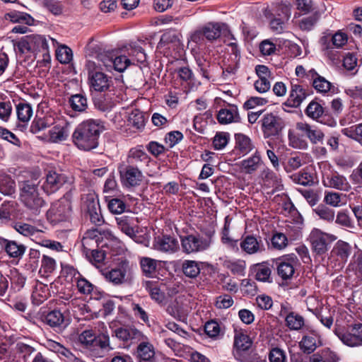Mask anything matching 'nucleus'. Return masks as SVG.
<instances>
[{
	"instance_id": "nucleus-1",
	"label": "nucleus",
	"mask_w": 362,
	"mask_h": 362,
	"mask_svg": "<svg viewBox=\"0 0 362 362\" xmlns=\"http://www.w3.org/2000/svg\"><path fill=\"white\" fill-rule=\"evenodd\" d=\"M103 130L104 126L100 120H84L74 129L72 141L80 150L90 151L98 146V139Z\"/></svg>"
},
{
	"instance_id": "nucleus-2",
	"label": "nucleus",
	"mask_w": 362,
	"mask_h": 362,
	"mask_svg": "<svg viewBox=\"0 0 362 362\" xmlns=\"http://www.w3.org/2000/svg\"><path fill=\"white\" fill-rule=\"evenodd\" d=\"M49 41H51L53 46L58 45V42L48 36L38 34L25 35L18 40H13L12 44L16 53L23 55L37 52H49Z\"/></svg>"
},
{
	"instance_id": "nucleus-3",
	"label": "nucleus",
	"mask_w": 362,
	"mask_h": 362,
	"mask_svg": "<svg viewBox=\"0 0 362 362\" xmlns=\"http://www.w3.org/2000/svg\"><path fill=\"white\" fill-rule=\"evenodd\" d=\"M39 183L40 181L35 178L23 181L20 184L21 200L35 215L40 214L42 207L45 205V201L39 194Z\"/></svg>"
},
{
	"instance_id": "nucleus-4",
	"label": "nucleus",
	"mask_w": 362,
	"mask_h": 362,
	"mask_svg": "<svg viewBox=\"0 0 362 362\" xmlns=\"http://www.w3.org/2000/svg\"><path fill=\"white\" fill-rule=\"evenodd\" d=\"M83 249L98 248L122 249V243L112 233H107L104 239L97 229L88 230L81 239Z\"/></svg>"
},
{
	"instance_id": "nucleus-5",
	"label": "nucleus",
	"mask_w": 362,
	"mask_h": 362,
	"mask_svg": "<svg viewBox=\"0 0 362 362\" xmlns=\"http://www.w3.org/2000/svg\"><path fill=\"white\" fill-rule=\"evenodd\" d=\"M71 215L72 204L69 194L52 203L47 212V219L54 225L69 221Z\"/></svg>"
},
{
	"instance_id": "nucleus-6",
	"label": "nucleus",
	"mask_w": 362,
	"mask_h": 362,
	"mask_svg": "<svg viewBox=\"0 0 362 362\" xmlns=\"http://www.w3.org/2000/svg\"><path fill=\"white\" fill-rule=\"evenodd\" d=\"M86 68L88 74L90 89L97 92L109 90L112 85V79L100 70L99 66L93 60H88Z\"/></svg>"
},
{
	"instance_id": "nucleus-7",
	"label": "nucleus",
	"mask_w": 362,
	"mask_h": 362,
	"mask_svg": "<svg viewBox=\"0 0 362 362\" xmlns=\"http://www.w3.org/2000/svg\"><path fill=\"white\" fill-rule=\"evenodd\" d=\"M119 179L122 185L127 189L139 187L144 181V175L142 170L122 163L118 167Z\"/></svg>"
},
{
	"instance_id": "nucleus-8",
	"label": "nucleus",
	"mask_w": 362,
	"mask_h": 362,
	"mask_svg": "<svg viewBox=\"0 0 362 362\" xmlns=\"http://www.w3.org/2000/svg\"><path fill=\"white\" fill-rule=\"evenodd\" d=\"M106 279L115 285H119L127 282L132 277V271L129 262L122 260L118 266L105 274Z\"/></svg>"
},
{
	"instance_id": "nucleus-9",
	"label": "nucleus",
	"mask_w": 362,
	"mask_h": 362,
	"mask_svg": "<svg viewBox=\"0 0 362 362\" xmlns=\"http://www.w3.org/2000/svg\"><path fill=\"white\" fill-rule=\"evenodd\" d=\"M260 122L262 132L266 138L279 135L284 127L282 119L272 112L264 114Z\"/></svg>"
},
{
	"instance_id": "nucleus-10",
	"label": "nucleus",
	"mask_w": 362,
	"mask_h": 362,
	"mask_svg": "<svg viewBox=\"0 0 362 362\" xmlns=\"http://www.w3.org/2000/svg\"><path fill=\"white\" fill-rule=\"evenodd\" d=\"M311 93L308 87L298 83H291L288 98L282 105L288 107H298Z\"/></svg>"
},
{
	"instance_id": "nucleus-11",
	"label": "nucleus",
	"mask_w": 362,
	"mask_h": 362,
	"mask_svg": "<svg viewBox=\"0 0 362 362\" xmlns=\"http://www.w3.org/2000/svg\"><path fill=\"white\" fill-rule=\"evenodd\" d=\"M252 340L247 331L234 327V344L233 354L235 358H240L241 354L250 349Z\"/></svg>"
},
{
	"instance_id": "nucleus-12",
	"label": "nucleus",
	"mask_w": 362,
	"mask_h": 362,
	"mask_svg": "<svg viewBox=\"0 0 362 362\" xmlns=\"http://www.w3.org/2000/svg\"><path fill=\"white\" fill-rule=\"evenodd\" d=\"M255 148V145L250 138L243 134L238 133L235 134V146L230 152L229 160H235L248 154Z\"/></svg>"
},
{
	"instance_id": "nucleus-13",
	"label": "nucleus",
	"mask_w": 362,
	"mask_h": 362,
	"mask_svg": "<svg viewBox=\"0 0 362 362\" xmlns=\"http://www.w3.org/2000/svg\"><path fill=\"white\" fill-rule=\"evenodd\" d=\"M291 16L289 8L287 6H280L276 8L274 13L268 16L271 30L276 34L283 33L285 23Z\"/></svg>"
},
{
	"instance_id": "nucleus-14",
	"label": "nucleus",
	"mask_w": 362,
	"mask_h": 362,
	"mask_svg": "<svg viewBox=\"0 0 362 362\" xmlns=\"http://www.w3.org/2000/svg\"><path fill=\"white\" fill-rule=\"evenodd\" d=\"M67 182V177L56 171H48L42 188L47 194L54 193Z\"/></svg>"
},
{
	"instance_id": "nucleus-15",
	"label": "nucleus",
	"mask_w": 362,
	"mask_h": 362,
	"mask_svg": "<svg viewBox=\"0 0 362 362\" xmlns=\"http://www.w3.org/2000/svg\"><path fill=\"white\" fill-rule=\"evenodd\" d=\"M151 161V158L145 152L143 147L139 146L132 148L127 156V165H132L134 168L143 170L146 166L148 165Z\"/></svg>"
},
{
	"instance_id": "nucleus-16",
	"label": "nucleus",
	"mask_w": 362,
	"mask_h": 362,
	"mask_svg": "<svg viewBox=\"0 0 362 362\" xmlns=\"http://www.w3.org/2000/svg\"><path fill=\"white\" fill-rule=\"evenodd\" d=\"M45 322L50 327L62 331L69 325L70 321L60 310H54L45 315Z\"/></svg>"
},
{
	"instance_id": "nucleus-17",
	"label": "nucleus",
	"mask_w": 362,
	"mask_h": 362,
	"mask_svg": "<svg viewBox=\"0 0 362 362\" xmlns=\"http://www.w3.org/2000/svg\"><path fill=\"white\" fill-rule=\"evenodd\" d=\"M69 132L70 124L66 121H60L49 130V141L52 143L64 141L68 138Z\"/></svg>"
},
{
	"instance_id": "nucleus-18",
	"label": "nucleus",
	"mask_w": 362,
	"mask_h": 362,
	"mask_svg": "<svg viewBox=\"0 0 362 362\" xmlns=\"http://www.w3.org/2000/svg\"><path fill=\"white\" fill-rule=\"evenodd\" d=\"M112 337H116L124 342L134 343L141 340L143 334L137 329L132 327H119L114 330Z\"/></svg>"
},
{
	"instance_id": "nucleus-19",
	"label": "nucleus",
	"mask_w": 362,
	"mask_h": 362,
	"mask_svg": "<svg viewBox=\"0 0 362 362\" xmlns=\"http://www.w3.org/2000/svg\"><path fill=\"white\" fill-rule=\"evenodd\" d=\"M322 345L320 334L316 331H312L303 336L299 346L300 350L305 354H311Z\"/></svg>"
},
{
	"instance_id": "nucleus-20",
	"label": "nucleus",
	"mask_w": 362,
	"mask_h": 362,
	"mask_svg": "<svg viewBox=\"0 0 362 362\" xmlns=\"http://www.w3.org/2000/svg\"><path fill=\"white\" fill-rule=\"evenodd\" d=\"M296 129L301 133L303 136L308 137L313 144L322 142L325 136L324 133L320 129L307 123H298Z\"/></svg>"
},
{
	"instance_id": "nucleus-21",
	"label": "nucleus",
	"mask_w": 362,
	"mask_h": 362,
	"mask_svg": "<svg viewBox=\"0 0 362 362\" xmlns=\"http://www.w3.org/2000/svg\"><path fill=\"white\" fill-rule=\"evenodd\" d=\"M313 249H327L332 243L331 238L318 229L311 231L308 238Z\"/></svg>"
},
{
	"instance_id": "nucleus-22",
	"label": "nucleus",
	"mask_w": 362,
	"mask_h": 362,
	"mask_svg": "<svg viewBox=\"0 0 362 362\" xmlns=\"http://www.w3.org/2000/svg\"><path fill=\"white\" fill-rule=\"evenodd\" d=\"M234 40L233 35L228 30V48L230 49V63L228 64V73L235 74L239 68V62L240 59V52L236 42H230Z\"/></svg>"
},
{
	"instance_id": "nucleus-23",
	"label": "nucleus",
	"mask_w": 362,
	"mask_h": 362,
	"mask_svg": "<svg viewBox=\"0 0 362 362\" xmlns=\"http://www.w3.org/2000/svg\"><path fill=\"white\" fill-rule=\"evenodd\" d=\"M308 78L311 80L313 86L319 93H326L332 86L329 81L321 76L314 69L308 71Z\"/></svg>"
},
{
	"instance_id": "nucleus-24",
	"label": "nucleus",
	"mask_w": 362,
	"mask_h": 362,
	"mask_svg": "<svg viewBox=\"0 0 362 362\" xmlns=\"http://www.w3.org/2000/svg\"><path fill=\"white\" fill-rule=\"evenodd\" d=\"M324 182L325 186L341 191L348 192L351 189V185L346 177L338 173L328 176L327 181L324 180Z\"/></svg>"
},
{
	"instance_id": "nucleus-25",
	"label": "nucleus",
	"mask_w": 362,
	"mask_h": 362,
	"mask_svg": "<svg viewBox=\"0 0 362 362\" xmlns=\"http://www.w3.org/2000/svg\"><path fill=\"white\" fill-rule=\"evenodd\" d=\"M276 264L277 274L283 281H287L293 278L295 274V268L292 261L280 259Z\"/></svg>"
},
{
	"instance_id": "nucleus-26",
	"label": "nucleus",
	"mask_w": 362,
	"mask_h": 362,
	"mask_svg": "<svg viewBox=\"0 0 362 362\" xmlns=\"http://www.w3.org/2000/svg\"><path fill=\"white\" fill-rule=\"evenodd\" d=\"M143 286L149 293L152 299L158 302H162L164 299L163 284L157 281H146L143 283Z\"/></svg>"
},
{
	"instance_id": "nucleus-27",
	"label": "nucleus",
	"mask_w": 362,
	"mask_h": 362,
	"mask_svg": "<svg viewBox=\"0 0 362 362\" xmlns=\"http://www.w3.org/2000/svg\"><path fill=\"white\" fill-rule=\"evenodd\" d=\"M118 228L124 234L133 238L135 236V220L134 217L122 216L116 218Z\"/></svg>"
},
{
	"instance_id": "nucleus-28",
	"label": "nucleus",
	"mask_w": 362,
	"mask_h": 362,
	"mask_svg": "<svg viewBox=\"0 0 362 362\" xmlns=\"http://www.w3.org/2000/svg\"><path fill=\"white\" fill-rule=\"evenodd\" d=\"M262 163V158L258 151H256L250 157L240 163L241 170L245 173H252L256 171Z\"/></svg>"
},
{
	"instance_id": "nucleus-29",
	"label": "nucleus",
	"mask_w": 362,
	"mask_h": 362,
	"mask_svg": "<svg viewBox=\"0 0 362 362\" xmlns=\"http://www.w3.org/2000/svg\"><path fill=\"white\" fill-rule=\"evenodd\" d=\"M87 259L96 267L105 265L110 257L105 250H85Z\"/></svg>"
},
{
	"instance_id": "nucleus-30",
	"label": "nucleus",
	"mask_w": 362,
	"mask_h": 362,
	"mask_svg": "<svg viewBox=\"0 0 362 362\" xmlns=\"http://www.w3.org/2000/svg\"><path fill=\"white\" fill-rule=\"evenodd\" d=\"M140 362H156L153 346L148 342H141L137 347Z\"/></svg>"
},
{
	"instance_id": "nucleus-31",
	"label": "nucleus",
	"mask_w": 362,
	"mask_h": 362,
	"mask_svg": "<svg viewBox=\"0 0 362 362\" xmlns=\"http://www.w3.org/2000/svg\"><path fill=\"white\" fill-rule=\"evenodd\" d=\"M5 18L13 23H23L28 25L34 24V18L28 13L12 11L5 14Z\"/></svg>"
},
{
	"instance_id": "nucleus-32",
	"label": "nucleus",
	"mask_w": 362,
	"mask_h": 362,
	"mask_svg": "<svg viewBox=\"0 0 362 362\" xmlns=\"http://www.w3.org/2000/svg\"><path fill=\"white\" fill-rule=\"evenodd\" d=\"M88 200L89 204L87 208L90 215V219L94 224L100 226L103 223V220L102 215L100 213L99 203L98 201L95 200L93 196H91Z\"/></svg>"
},
{
	"instance_id": "nucleus-33",
	"label": "nucleus",
	"mask_w": 362,
	"mask_h": 362,
	"mask_svg": "<svg viewBox=\"0 0 362 362\" xmlns=\"http://www.w3.org/2000/svg\"><path fill=\"white\" fill-rule=\"evenodd\" d=\"M222 25L219 23L210 22L202 26L205 37L209 41L214 40L221 36Z\"/></svg>"
},
{
	"instance_id": "nucleus-34",
	"label": "nucleus",
	"mask_w": 362,
	"mask_h": 362,
	"mask_svg": "<svg viewBox=\"0 0 362 362\" xmlns=\"http://www.w3.org/2000/svg\"><path fill=\"white\" fill-rule=\"evenodd\" d=\"M320 18L319 11H315L310 16L303 17L298 21L299 28L303 31H310L314 28Z\"/></svg>"
},
{
	"instance_id": "nucleus-35",
	"label": "nucleus",
	"mask_w": 362,
	"mask_h": 362,
	"mask_svg": "<svg viewBox=\"0 0 362 362\" xmlns=\"http://www.w3.org/2000/svg\"><path fill=\"white\" fill-rule=\"evenodd\" d=\"M286 325L290 330L298 331L305 324L303 316L299 314L290 312L285 317Z\"/></svg>"
},
{
	"instance_id": "nucleus-36",
	"label": "nucleus",
	"mask_w": 362,
	"mask_h": 362,
	"mask_svg": "<svg viewBox=\"0 0 362 362\" xmlns=\"http://www.w3.org/2000/svg\"><path fill=\"white\" fill-rule=\"evenodd\" d=\"M127 122L128 125L135 130L143 129L146 124L144 115L139 110H134L129 114Z\"/></svg>"
},
{
	"instance_id": "nucleus-37",
	"label": "nucleus",
	"mask_w": 362,
	"mask_h": 362,
	"mask_svg": "<svg viewBox=\"0 0 362 362\" xmlns=\"http://www.w3.org/2000/svg\"><path fill=\"white\" fill-rule=\"evenodd\" d=\"M255 274V279L262 282L271 281V269L268 265L263 264H257L253 266L252 269Z\"/></svg>"
},
{
	"instance_id": "nucleus-38",
	"label": "nucleus",
	"mask_w": 362,
	"mask_h": 362,
	"mask_svg": "<svg viewBox=\"0 0 362 362\" xmlns=\"http://www.w3.org/2000/svg\"><path fill=\"white\" fill-rule=\"evenodd\" d=\"M14 191V181L5 172L0 170V192L4 195H10Z\"/></svg>"
},
{
	"instance_id": "nucleus-39",
	"label": "nucleus",
	"mask_w": 362,
	"mask_h": 362,
	"mask_svg": "<svg viewBox=\"0 0 362 362\" xmlns=\"http://www.w3.org/2000/svg\"><path fill=\"white\" fill-rule=\"evenodd\" d=\"M16 113L19 121L27 123L33 115V108L28 103H19L16 105Z\"/></svg>"
},
{
	"instance_id": "nucleus-40",
	"label": "nucleus",
	"mask_w": 362,
	"mask_h": 362,
	"mask_svg": "<svg viewBox=\"0 0 362 362\" xmlns=\"http://www.w3.org/2000/svg\"><path fill=\"white\" fill-rule=\"evenodd\" d=\"M335 333L341 341L347 346H356L362 345V340L360 338H357V337L352 335V331L351 329L349 331H346L345 332L336 330Z\"/></svg>"
},
{
	"instance_id": "nucleus-41",
	"label": "nucleus",
	"mask_w": 362,
	"mask_h": 362,
	"mask_svg": "<svg viewBox=\"0 0 362 362\" xmlns=\"http://www.w3.org/2000/svg\"><path fill=\"white\" fill-rule=\"evenodd\" d=\"M69 103L71 107L76 112H83L88 107L87 98L81 94L71 95Z\"/></svg>"
},
{
	"instance_id": "nucleus-42",
	"label": "nucleus",
	"mask_w": 362,
	"mask_h": 362,
	"mask_svg": "<svg viewBox=\"0 0 362 362\" xmlns=\"http://www.w3.org/2000/svg\"><path fill=\"white\" fill-rule=\"evenodd\" d=\"M156 242L159 249H176L178 247L177 240L170 235L158 236Z\"/></svg>"
},
{
	"instance_id": "nucleus-43",
	"label": "nucleus",
	"mask_w": 362,
	"mask_h": 362,
	"mask_svg": "<svg viewBox=\"0 0 362 362\" xmlns=\"http://www.w3.org/2000/svg\"><path fill=\"white\" fill-rule=\"evenodd\" d=\"M245 262L242 259L228 261V269L236 276H243L245 274Z\"/></svg>"
},
{
	"instance_id": "nucleus-44",
	"label": "nucleus",
	"mask_w": 362,
	"mask_h": 362,
	"mask_svg": "<svg viewBox=\"0 0 362 362\" xmlns=\"http://www.w3.org/2000/svg\"><path fill=\"white\" fill-rule=\"evenodd\" d=\"M344 135L358 141L362 146V123L342 129Z\"/></svg>"
},
{
	"instance_id": "nucleus-45",
	"label": "nucleus",
	"mask_w": 362,
	"mask_h": 362,
	"mask_svg": "<svg viewBox=\"0 0 362 362\" xmlns=\"http://www.w3.org/2000/svg\"><path fill=\"white\" fill-rule=\"evenodd\" d=\"M305 112L309 117L313 119H317L322 116L324 109L319 103L312 100L307 106Z\"/></svg>"
},
{
	"instance_id": "nucleus-46",
	"label": "nucleus",
	"mask_w": 362,
	"mask_h": 362,
	"mask_svg": "<svg viewBox=\"0 0 362 362\" xmlns=\"http://www.w3.org/2000/svg\"><path fill=\"white\" fill-rule=\"evenodd\" d=\"M182 271L186 276L195 278L200 273V268L196 262L187 260L182 264Z\"/></svg>"
},
{
	"instance_id": "nucleus-47",
	"label": "nucleus",
	"mask_w": 362,
	"mask_h": 362,
	"mask_svg": "<svg viewBox=\"0 0 362 362\" xmlns=\"http://www.w3.org/2000/svg\"><path fill=\"white\" fill-rule=\"evenodd\" d=\"M127 50L128 54L134 57L138 62L143 63L146 61V55L141 47L135 44H130L129 47H127Z\"/></svg>"
},
{
	"instance_id": "nucleus-48",
	"label": "nucleus",
	"mask_w": 362,
	"mask_h": 362,
	"mask_svg": "<svg viewBox=\"0 0 362 362\" xmlns=\"http://www.w3.org/2000/svg\"><path fill=\"white\" fill-rule=\"evenodd\" d=\"M56 56L60 63L68 64L73 58L72 50L66 45H62L56 50Z\"/></svg>"
},
{
	"instance_id": "nucleus-49",
	"label": "nucleus",
	"mask_w": 362,
	"mask_h": 362,
	"mask_svg": "<svg viewBox=\"0 0 362 362\" xmlns=\"http://www.w3.org/2000/svg\"><path fill=\"white\" fill-rule=\"evenodd\" d=\"M314 212L320 218L327 222H332L334 219V211L325 205H319L314 209Z\"/></svg>"
},
{
	"instance_id": "nucleus-50",
	"label": "nucleus",
	"mask_w": 362,
	"mask_h": 362,
	"mask_svg": "<svg viewBox=\"0 0 362 362\" xmlns=\"http://www.w3.org/2000/svg\"><path fill=\"white\" fill-rule=\"evenodd\" d=\"M10 281L12 286H14L18 291H19L25 285V277L16 269H13L10 271Z\"/></svg>"
},
{
	"instance_id": "nucleus-51",
	"label": "nucleus",
	"mask_w": 362,
	"mask_h": 362,
	"mask_svg": "<svg viewBox=\"0 0 362 362\" xmlns=\"http://www.w3.org/2000/svg\"><path fill=\"white\" fill-rule=\"evenodd\" d=\"M293 177L294 181L301 185L310 186L314 183L313 175L304 170L294 175Z\"/></svg>"
},
{
	"instance_id": "nucleus-52",
	"label": "nucleus",
	"mask_w": 362,
	"mask_h": 362,
	"mask_svg": "<svg viewBox=\"0 0 362 362\" xmlns=\"http://www.w3.org/2000/svg\"><path fill=\"white\" fill-rule=\"evenodd\" d=\"M335 221L337 224L348 229L355 228L354 221L344 211H341L338 212Z\"/></svg>"
},
{
	"instance_id": "nucleus-53",
	"label": "nucleus",
	"mask_w": 362,
	"mask_h": 362,
	"mask_svg": "<svg viewBox=\"0 0 362 362\" xmlns=\"http://www.w3.org/2000/svg\"><path fill=\"white\" fill-rule=\"evenodd\" d=\"M271 243L275 249H284L288 245V238L284 233L275 232L271 238Z\"/></svg>"
},
{
	"instance_id": "nucleus-54",
	"label": "nucleus",
	"mask_w": 362,
	"mask_h": 362,
	"mask_svg": "<svg viewBox=\"0 0 362 362\" xmlns=\"http://www.w3.org/2000/svg\"><path fill=\"white\" fill-rule=\"evenodd\" d=\"M43 6L55 16H59L63 12V5L59 0H43Z\"/></svg>"
},
{
	"instance_id": "nucleus-55",
	"label": "nucleus",
	"mask_w": 362,
	"mask_h": 362,
	"mask_svg": "<svg viewBox=\"0 0 362 362\" xmlns=\"http://www.w3.org/2000/svg\"><path fill=\"white\" fill-rule=\"evenodd\" d=\"M131 64V60L125 55H119L113 59L112 67L115 70L122 72Z\"/></svg>"
},
{
	"instance_id": "nucleus-56",
	"label": "nucleus",
	"mask_w": 362,
	"mask_h": 362,
	"mask_svg": "<svg viewBox=\"0 0 362 362\" xmlns=\"http://www.w3.org/2000/svg\"><path fill=\"white\" fill-rule=\"evenodd\" d=\"M108 209L112 213L115 214H120L125 211L126 204L120 199L115 198L112 199L108 202Z\"/></svg>"
},
{
	"instance_id": "nucleus-57",
	"label": "nucleus",
	"mask_w": 362,
	"mask_h": 362,
	"mask_svg": "<svg viewBox=\"0 0 362 362\" xmlns=\"http://www.w3.org/2000/svg\"><path fill=\"white\" fill-rule=\"evenodd\" d=\"M201 240L194 235H190L182 238L183 249H199Z\"/></svg>"
},
{
	"instance_id": "nucleus-58",
	"label": "nucleus",
	"mask_w": 362,
	"mask_h": 362,
	"mask_svg": "<svg viewBox=\"0 0 362 362\" xmlns=\"http://www.w3.org/2000/svg\"><path fill=\"white\" fill-rule=\"evenodd\" d=\"M62 275L68 282L76 281L81 276L79 272L71 266L66 265L62 268Z\"/></svg>"
},
{
	"instance_id": "nucleus-59",
	"label": "nucleus",
	"mask_w": 362,
	"mask_h": 362,
	"mask_svg": "<svg viewBox=\"0 0 362 362\" xmlns=\"http://www.w3.org/2000/svg\"><path fill=\"white\" fill-rule=\"evenodd\" d=\"M50 123L47 118H36L31 124L30 132L33 134H37L47 129Z\"/></svg>"
},
{
	"instance_id": "nucleus-60",
	"label": "nucleus",
	"mask_w": 362,
	"mask_h": 362,
	"mask_svg": "<svg viewBox=\"0 0 362 362\" xmlns=\"http://www.w3.org/2000/svg\"><path fill=\"white\" fill-rule=\"evenodd\" d=\"M132 310L134 315L136 318H139L143 322L149 324V317L147 312L145 310L144 307L138 303H132Z\"/></svg>"
},
{
	"instance_id": "nucleus-61",
	"label": "nucleus",
	"mask_w": 362,
	"mask_h": 362,
	"mask_svg": "<svg viewBox=\"0 0 362 362\" xmlns=\"http://www.w3.org/2000/svg\"><path fill=\"white\" fill-rule=\"evenodd\" d=\"M95 62L99 66L100 70L102 69V66L109 70L112 67L113 58L106 53H100L96 56Z\"/></svg>"
},
{
	"instance_id": "nucleus-62",
	"label": "nucleus",
	"mask_w": 362,
	"mask_h": 362,
	"mask_svg": "<svg viewBox=\"0 0 362 362\" xmlns=\"http://www.w3.org/2000/svg\"><path fill=\"white\" fill-rule=\"evenodd\" d=\"M95 334L92 329H86L78 336V341L88 347L95 341Z\"/></svg>"
},
{
	"instance_id": "nucleus-63",
	"label": "nucleus",
	"mask_w": 362,
	"mask_h": 362,
	"mask_svg": "<svg viewBox=\"0 0 362 362\" xmlns=\"http://www.w3.org/2000/svg\"><path fill=\"white\" fill-rule=\"evenodd\" d=\"M270 362H286V355L284 350L279 348H273L269 352Z\"/></svg>"
},
{
	"instance_id": "nucleus-64",
	"label": "nucleus",
	"mask_w": 362,
	"mask_h": 362,
	"mask_svg": "<svg viewBox=\"0 0 362 362\" xmlns=\"http://www.w3.org/2000/svg\"><path fill=\"white\" fill-rule=\"evenodd\" d=\"M352 267L355 269L357 276L362 279V250H358L354 254Z\"/></svg>"
}]
</instances>
